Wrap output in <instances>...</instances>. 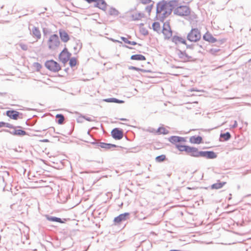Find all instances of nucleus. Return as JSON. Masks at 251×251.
Segmentation results:
<instances>
[{
    "mask_svg": "<svg viewBox=\"0 0 251 251\" xmlns=\"http://www.w3.org/2000/svg\"><path fill=\"white\" fill-rule=\"evenodd\" d=\"M169 7L168 6L167 2L164 0L159 1L156 4V16L160 22H163L164 19L170 14H166Z\"/></svg>",
    "mask_w": 251,
    "mask_h": 251,
    "instance_id": "obj_1",
    "label": "nucleus"
},
{
    "mask_svg": "<svg viewBox=\"0 0 251 251\" xmlns=\"http://www.w3.org/2000/svg\"><path fill=\"white\" fill-rule=\"evenodd\" d=\"M216 153L213 151H199L197 148H195L193 157H204L206 159H214L217 157Z\"/></svg>",
    "mask_w": 251,
    "mask_h": 251,
    "instance_id": "obj_2",
    "label": "nucleus"
},
{
    "mask_svg": "<svg viewBox=\"0 0 251 251\" xmlns=\"http://www.w3.org/2000/svg\"><path fill=\"white\" fill-rule=\"evenodd\" d=\"M201 38V33L197 28H192L188 33L187 39L190 42H196Z\"/></svg>",
    "mask_w": 251,
    "mask_h": 251,
    "instance_id": "obj_3",
    "label": "nucleus"
},
{
    "mask_svg": "<svg viewBox=\"0 0 251 251\" xmlns=\"http://www.w3.org/2000/svg\"><path fill=\"white\" fill-rule=\"evenodd\" d=\"M60 42L57 34L51 35L48 41L49 49L50 50H55L60 45Z\"/></svg>",
    "mask_w": 251,
    "mask_h": 251,
    "instance_id": "obj_4",
    "label": "nucleus"
},
{
    "mask_svg": "<svg viewBox=\"0 0 251 251\" xmlns=\"http://www.w3.org/2000/svg\"><path fill=\"white\" fill-rule=\"evenodd\" d=\"M190 9L187 6L179 5L174 9V13L180 16H187L190 14Z\"/></svg>",
    "mask_w": 251,
    "mask_h": 251,
    "instance_id": "obj_5",
    "label": "nucleus"
},
{
    "mask_svg": "<svg viewBox=\"0 0 251 251\" xmlns=\"http://www.w3.org/2000/svg\"><path fill=\"white\" fill-rule=\"evenodd\" d=\"M45 66L52 72H57L61 70L60 65L53 60H47L45 63Z\"/></svg>",
    "mask_w": 251,
    "mask_h": 251,
    "instance_id": "obj_6",
    "label": "nucleus"
},
{
    "mask_svg": "<svg viewBox=\"0 0 251 251\" xmlns=\"http://www.w3.org/2000/svg\"><path fill=\"white\" fill-rule=\"evenodd\" d=\"M176 148L180 151H185L188 155L193 157L195 147L186 145H181L179 143L176 145Z\"/></svg>",
    "mask_w": 251,
    "mask_h": 251,
    "instance_id": "obj_7",
    "label": "nucleus"
},
{
    "mask_svg": "<svg viewBox=\"0 0 251 251\" xmlns=\"http://www.w3.org/2000/svg\"><path fill=\"white\" fill-rule=\"evenodd\" d=\"M203 39L211 43H214L215 42H218L219 44H222L224 43L225 42L224 39L218 40L216 38H214L211 33H210L208 31L206 32L203 35Z\"/></svg>",
    "mask_w": 251,
    "mask_h": 251,
    "instance_id": "obj_8",
    "label": "nucleus"
},
{
    "mask_svg": "<svg viewBox=\"0 0 251 251\" xmlns=\"http://www.w3.org/2000/svg\"><path fill=\"white\" fill-rule=\"evenodd\" d=\"M71 56V53H70L67 48H64V49L61 52L59 55V58L60 60L65 64L67 63L70 59V57Z\"/></svg>",
    "mask_w": 251,
    "mask_h": 251,
    "instance_id": "obj_9",
    "label": "nucleus"
},
{
    "mask_svg": "<svg viewBox=\"0 0 251 251\" xmlns=\"http://www.w3.org/2000/svg\"><path fill=\"white\" fill-rule=\"evenodd\" d=\"M162 33L166 39H169L172 36V31L169 22H166L164 23Z\"/></svg>",
    "mask_w": 251,
    "mask_h": 251,
    "instance_id": "obj_10",
    "label": "nucleus"
},
{
    "mask_svg": "<svg viewBox=\"0 0 251 251\" xmlns=\"http://www.w3.org/2000/svg\"><path fill=\"white\" fill-rule=\"evenodd\" d=\"M168 141L175 145L181 142H186V138L177 136H172L168 138Z\"/></svg>",
    "mask_w": 251,
    "mask_h": 251,
    "instance_id": "obj_11",
    "label": "nucleus"
},
{
    "mask_svg": "<svg viewBox=\"0 0 251 251\" xmlns=\"http://www.w3.org/2000/svg\"><path fill=\"white\" fill-rule=\"evenodd\" d=\"M129 213L128 212L121 214L114 218V222L115 224H119L120 223L124 222L129 219Z\"/></svg>",
    "mask_w": 251,
    "mask_h": 251,
    "instance_id": "obj_12",
    "label": "nucleus"
},
{
    "mask_svg": "<svg viewBox=\"0 0 251 251\" xmlns=\"http://www.w3.org/2000/svg\"><path fill=\"white\" fill-rule=\"evenodd\" d=\"M177 55L179 58L185 62L193 60V57L187 54L185 51H181L178 50Z\"/></svg>",
    "mask_w": 251,
    "mask_h": 251,
    "instance_id": "obj_13",
    "label": "nucleus"
},
{
    "mask_svg": "<svg viewBox=\"0 0 251 251\" xmlns=\"http://www.w3.org/2000/svg\"><path fill=\"white\" fill-rule=\"evenodd\" d=\"M111 135L114 139L120 140L123 137V132L118 128H115L112 130Z\"/></svg>",
    "mask_w": 251,
    "mask_h": 251,
    "instance_id": "obj_14",
    "label": "nucleus"
},
{
    "mask_svg": "<svg viewBox=\"0 0 251 251\" xmlns=\"http://www.w3.org/2000/svg\"><path fill=\"white\" fill-rule=\"evenodd\" d=\"M168 6L169 7V9L168 10V12H166L165 14H171L172 12V11L176 7H177L179 6L178 5V1L177 0H170L169 2H167Z\"/></svg>",
    "mask_w": 251,
    "mask_h": 251,
    "instance_id": "obj_15",
    "label": "nucleus"
},
{
    "mask_svg": "<svg viewBox=\"0 0 251 251\" xmlns=\"http://www.w3.org/2000/svg\"><path fill=\"white\" fill-rule=\"evenodd\" d=\"M28 28L30 30V34L34 38H36L37 40L41 38V34L38 27L33 26L31 29H30V26H29Z\"/></svg>",
    "mask_w": 251,
    "mask_h": 251,
    "instance_id": "obj_16",
    "label": "nucleus"
},
{
    "mask_svg": "<svg viewBox=\"0 0 251 251\" xmlns=\"http://www.w3.org/2000/svg\"><path fill=\"white\" fill-rule=\"evenodd\" d=\"M95 2V7H98L103 11L106 10L107 4L104 0H96Z\"/></svg>",
    "mask_w": 251,
    "mask_h": 251,
    "instance_id": "obj_17",
    "label": "nucleus"
},
{
    "mask_svg": "<svg viewBox=\"0 0 251 251\" xmlns=\"http://www.w3.org/2000/svg\"><path fill=\"white\" fill-rule=\"evenodd\" d=\"M59 35L62 42L66 43L70 40L68 34L65 30L60 29L59 31Z\"/></svg>",
    "mask_w": 251,
    "mask_h": 251,
    "instance_id": "obj_18",
    "label": "nucleus"
},
{
    "mask_svg": "<svg viewBox=\"0 0 251 251\" xmlns=\"http://www.w3.org/2000/svg\"><path fill=\"white\" fill-rule=\"evenodd\" d=\"M20 115V112L15 110H8L6 111V115L13 120H17Z\"/></svg>",
    "mask_w": 251,
    "mask_h": 251,
    "instance_id": "obj_19",
    "label": "nucleus"
},
{
    "mask_svg": "<svg viewBox=\"0 0 251 251\" xmlns=\"http://www.w3.org/2000/svg\"><path fill=\"white\" fill-rule=\"evenodd\" d=\"M172 41L176 45L178 43H182L184 45H186V41L184 38L176 35H175L172 37Z\"/></svg>",
    "mask_w": 251,
    "mask_h": 251,
    "instance_id": "obj_20",
    "label": "nucleus"
},
{
    "mask_svg": "<svg viewBox=\"0 0 251 251\" xmlns=\"http://www.w3.org/2000/svg\"><path fill=\"white\" fill-rule=\"evenodd\" d=\"M99 147L104 149L105 150H108L112 148H116L117 146L115 144L100 142V143H99Z\"/></svg>",
    "mask_w": 251,
    "mask_h": 251,
    "instance_id": "obj_21",
    "label": "nucleus"
},
{
    "mask_svg": "<svg viewBox=\"0 0 251 251\" xmlns=\"http://www.w3.org/2000/svg\"><path fill=\"white\" fill-rule=\"evenodd\" d=\"M202 138L201 137L198 136H193L190 138L189 141L192 144H200L201 143Z\"/></svg>",
    "mask_w": 251,
    "mask_h": 251,
    "instance_id": "obj_22",
    "label": "nucleus"
},
{
    "mask_svg": "<svg viewBox=\"0 0 251 251\" xmlns=\"http://www.w3.org/2000/svg\"><path fill=\"white\" fill-rule=\"evenodd\" d=\"M45 216L46 218L47 219V220H48L49 221L55 222H58L59 223H64V222L60 218L51 216L49 215H46Z\"/></svg>",
    "mask_w": 251,
    "mask_h": 251,
    "instance_id": "obj_23",
    "label": "nucleus"
},
{
    "mask_svg": "<svg viewBox=\"0 0 251 251\" xmlns=\"http://www.w3.org/2000/svg\"><path fill=\"white\" fill-rule=\"evenodd\" d=\"M226 183V182H221L220 180H218L217 183L212 184L211 186V188L212 189H219L222 188Z\"/></svg>",
    "mask_w": 251,
    "mask_h": 251,
    "instance_id": "obj_24",
    "label": "nucleus"
},
{
    "mask_svg": "<svg viewBox=\"0 0 251 251\" xmlns=\"http://www.w3.org/2000/svg\"><path fill=\"white\" fill-rule=\"evenodd\" d=\"M130 59L135 60H146V58L145 56L142 54H134L131 55Z\"/></svg>",
    "mask_w": 251,
    "mask_h": 251,
    "instance_id": "obj_25",
    "label": "nucleus"
},
{
    "mask_svg": "<svg viewBox=\"0 0 251 251\" xmlns=\"http://www.w3.org/2000/svg\"><path fill=\"white\" fill-rule=\"evenodd\" d=\"M104 101L108 102H115L117 103H122L124 102V101L122 100H120L116 98H108L104 100Z\"/></svg>",
    "mask_w": 251,
    "mask_h": 251,
    "instance_id": "obj_26",
    "label": "nucleus"
},
{
    "mask_svg": "<svg viewBox=\"0 0 251 251\" xmlns=\"http://www.w3.org/2000/svg\"><path fill=\"white\" fill-rule=\"evenodd\" d=\"M108 14L111 16H117L119 12L116 8L112 7L109 9Z\"/></svg>",
    "mask_w": 251,
    "mask_h": 251,
    "instance_id": "obj_27",
    "label": "nucleus"
},
{
    "mask_svg": "<svg viewBox=\"0 0 251 251\" xmlns=\"http://www.w3.org/2000/svg\"><path fill=\"white\" fill-rule=\"evenodd\" d=\"M56 118L58 119L57 123L59 125L63 124L65 120L64 116L61 114H58L56 115Z\"/></svg>",
    "mask_w": 251,
    "mask_h": 251,
    "instance_id": "obj_28",
    "label": "nucleus"
},
{
    "mask_svg": "<svg viewBox=\"0 0 251 251\" xmlns=\"http://www.w3.org/2000/svg\"><path fill=\"white\" fill-rule=\"evenodd\" d=\"M6 127L9 128H14L15 126L8 123H5L4 122H0V127Z\"/></svg>",
    "mask_w": 251,
    "mask_h": 251,
    "instance_id": "obj_29",
    "label": "nucleus"
},
{
    "mask_svg": "<svg viewBox=\"0 0 251 251\" xmlns=\"http://www.w3.org/2000/svg\"><path fill=\"white\" fill-rule=\"evenodd\" d=\"M220 137L224 138L225 141H228L231 138V135L229 132L221 133Z\"/></svg>",
    "mask_w": 251,
    "mask_h": 251,
    "instance_id": "obj_30",
    "label": "nucleus"
},
{
    "mask_svg": "<svg viewBox=\"0 0 251 251\" xmlns=\"http://www.w3.org/2000/svg\"><path fill=\"white\" fill-rule=\"evenodd\" d=\"M153 30L158 32L160 30V25L158 22H154L152 25Z\"/></svg>",
    "mask_w": 251,
    "mask_h": 251,
    "instance_id": "obj_31",
    "label": "nucleus"
},
{
    "mask_svg": "<svg viewBox=\"0 0 251 251\" xmlns=\"http://www.w3.org/2000/svg\"><path fill=\"white\" fill-rule=\"evenodd\" d=\"M16 128H22V127L20 126H15V128H13V130H12V131L9 130L8 129H2V131L6 132H8V133H10V134H11L12 135L16 136Z\"/></svg>",
    "mask_w": 251,
    "mask_h": 251,
    "instance_id": "obj_32",
    "label": "nucleus"
},
{
    "mask_svg": "<svg viewBox=\"0 0 251 251\" xmlns=\"http://www.w3.org/2000/svg\"><path fill=\"white\" fill-rule=\"evenodd\" d=\"M142 17V14L140 13H135L132 15V20L134 21L139 20Z\"/></svg>",
    "mask_w": 251,
    "mask_h": 251,
    "instance_id": "obj_33",
    "label": "nucleus"
},
{
    "mask_svg": "<svg viewBox=\"0 0 251 251\" xmlns=\"http://www.w3.org/2000/svg\"><path fill=\"white\" fill-rule=\"evenodd\" d=\"M16 136H22L27 134V133L22 129H16Z\"/></svg>",
    "mask_w": 251,
    "mask_h": 251,
    "instance_id": "obj_34",
    "label": "nucleus"
},
{
    "mask_svg": "<svg viewBox=\"0 0 251 251\" xmlns=\"http://www.w3.org/2000/svg\"><path fill=\"white\" fill-rule=\"evenodd\" d=\"M166 159V156L165 155L162 154L159 156H157L155 160L157 162H160L162 161H163Z\"/></svg>",
    "mask_w": 251,
    "mask_h": 251,
    "instance_id": "obj_35",
    "label": "nucleus"
},
{
    "mask_svg": "<svg viewBox=\"0 0 251 251\" xmlns=\"http://www.w3.org/2000/svg\"><path fill=\"white\" fill-rule=\"evenodd\" d=\"M128 68L129 70H136L137 71H141L143 73L146 72V70L143 69H140V68H137V67H136L134 66H128Z\"/></svg>",
    "mask_w": 251,
    "mask_h": 251,
    "instance_id": "obj_36",
    "label": "nucleus"
},
{
    "mask_svg": "<svg viewBox=\"0 0 251 251\" xmlns=\"http://www.w3.org/2000/svg\"><path fill=\"white\" fill-rule=\"evenodd\" d=\"M69 64L71 67H73L76 65V61L75 58L73 57L69 59Z\"/></svg>",
    "mask_w": 251,
    "mask_h": 251,
    "instance_id": "obj_37",
    "label": "nucleus"
},
{
    "mask_svg": "<svg viewBox=\"0 0 251 251\" xmlns=\"http://www.w3.org/2000/svg\"><path fill=\"white\" fill-rule=\"evenodd\" d=\"M19 46L23 50H27L28 49V46L24 43H20Z\"/></svg>",
    "mask_w": 251,
    "mask_h": 251,
    "instance_id": "obj_38",
    "label": "nucleus"
},
{
    "mask_svg": "<svg viewBox=\"0 0 251 251\" xmlns=\"http://www.w3.org/2000/svg\"><path fill=\"white\" fill-rule=\"evenodd\" d=\"M153 6V3L151 4L150 5H148L147 6H146V7L145 8L146 11L149 13V15H150V13L151 12V11L152 9Z\"/></svg>",
    "mask_w": 251,
    "mask_h": 251,
    "instance_id": "obj_39",
    "label": "nucleus"
},
{
    "mask_svg": "<svg viewBox=\"0 0 251 251\" xmlns=\"http://www.w3.org/2000/svg\"><path fill=\"white\" fill-rule=\"evenodd\" d=\"M219 51H220L219 49L212 48L210 50L209 52L212 54H216Z\"/></svg>",
    "mask_w": 251,
    "mask_h": 251,
    "instance_id": "obj_40",
    "label": "nucleus"
},
{
    "mask_svg": "<svg viewBox=\"0 0 251 251\" xmlns=\"http://www.w3.org/2000/svg\"><path fill=\"white\" fill-rule=\"evenodd\" d=\"M169 132V130H167L164 127H161V134L166 135L168 134Z\"/></svg>",
    "mask_w": 251,
    "mask_h": 251,
    "instance_id": "obj_41",
    "label": "nucleus"
},
{
    "mask_svg": "<svg viewBox=\"0 0 251 251\" xmlns=\"http://www.w3.org/2000/svg\"><path fill=\"white\" fill-rule=\"evenodd\" d=\"M147 131L149 132H150V133H154L155 134V132H156V129L153 128H152V127H149L147 129Z\"/></svg>",
    "mask_w": 251,
    "mask_h": 251,
    "instance_id": "obj_42",
    "label": "nucleus"
},
{
    "mask_svg": "<svg viewBox=\"0 0 251 251\" xmlns=\"http://www.w3.org/2000/svg\"><path fill=\"white\" fill-rule=\"evenodd\" d=\"M121 39L125 43L129 44L130 41L128 40L127 38L124 37H121Z\"/></svg>",
    "mask_w": 251,
    "mask_h": 251,
    "instance_id": "obj_43",
    "label": "nucleus"
},
{
    "mask_svg": "<svg viewBox=\"0 0 251 251\" xmlns=\"http://www.w3.org/2000/svg\"><path fill=\"white\" fill-rule=\"evenodd\" d=\"M142 3L144 4H149L152 1L151 0H140Z\"/></svg>",
    "mask_w": 251,
    "mask_h": 251,
    "instance_id": "obj_44",
    "label": "nucleus"
},
{
    "mask_svg": "<svg viewBox=\"0 0 251 251\" xmlns=\"http://www.w3.org/2000/svg\"><path fill=\"white\" fill-rule=\"evenodd\" d=\"M43 34L45 35H47V34L49 33L50 31L48 28H43Z\"/></svg>",
    "mask_w": 251,
    "mask_h": 251,
    "instance_id": "obj_45",
    "label": "nucleus"
},
{
    "mask_svg": "<svg viewBox=\"0 0 251 251\" xmlns=\"http://www.w3.org/2000/svg\"><path fill=\"white\" fill-rule=\"evenodd\" d=\"M34 67H35L37 70H40L41 68V65L39 63H35L34 65Z\"/></svg>",
    "mask_w": 251,
    "mask_h": 251,
    "instance_id": "obj_46",
    "label": "nucleus"
},
{
    "mask_svg": "<svg viewBox=\"0 0 251 251\" xmlns=\"http://www.w3.org/2000/svg\"><path fill=\"white\" fill-rule=\"evenodd\" d=\"M82 118H83L84 119H85L86 120L89 121V122H92V121H94V120H92L90 117H88L83 116H82Z\"/></svg>",
    "mask_w": 251,
    "mask_h": 251,
    "instance_id": "obj_47",
    "label": "nucleus"
},
{
    "mask_svg": "<svg viewBox=\"0 0 251 251\" xmlns=\"http://www.w3.org/2000/svg\"><path fill=\"white\" fill-rule=\"evenodd\" d=\"M161 127H159L157 130H156L155 134L160 135L161 134Z\"/></svg>",
    "mask_w": 251,
    "mask_h": 251,
    "instance_id": "obj_48",
    "label": "nucleus"
},
{
    "mask_svg": "<svg viewBox=\"0 0 251 251\" xmlns=\"http://www.w3.org/2000/svg\"><path fill=\"white\" fill-rule=\"evenodd\" d=\"M142 34L144 35H147L148 34V31L145 29H143L142 31Z\"/></svg>",
    "mask_w": 251,
    "mask_h": 251,
    "instance_id": "obj_49",
    "label": "nucleus"
},
{
    "mask_svg": "<svg viewBox=\"0 0 251 251\" xmlns=\"http://www.w3.org/2000/svg\"><path fill=\"white\" fill-rule=\"evenodd\" d=\"M129 45H138L139 46H141V44H138L135 41H130V43H129Z\"/></svg>",
    "mask_w": 251,
    "mask_h": 251,
    "instance_id": "obj_50",
    "label": "nucleus"
},
{
    "mask_svg": "<svg viewBox=\"0 0 251 251\" xmlns=\"http://www.w3.org/2000/svg\"><path fill=\"white\" fill-rule=\"evenodd\" d=\"M186 46V48L187 49H193L194 48V46L193 45H187L186 44V45H185Z\"/></svg>",
    "mask_w": 251,
    "mask_h": 251,
    "instance_id": "obj_51",
    "label": "nucleus"
},
{
    "mask_svg": "<svg viewBox=\"0 0 251 251\" xmlns=\"http://www.w3.org/2000/svg\"><path fill=\"white\" fill-rule=\"evenodd\" d=\"M237 126V122L236 121H234V124L232 126V128H235Z\"/></svg>",
    "mask_w": 251,
    "mask_h": 251,
    "instance_id": "obj_52",
    "label": "nucleus"
},
{
    "mask_svg": "<svg viewBox=\"0 0 251 251\" xmlns=\"http://www.w3.org/2000/svg\"><path fill=\"white\" fill-rule=\"evenodd\" d=\"M99 143H100V142H93L91 143L92 144H93L94 145H95L96 147H99Z\"/></svg>",
    "mask_w": 251,
    "mask_h": 251,
    "instance_id": "obj_53",
    "label": "nucleus"
},
{
    "mask_svg": "<svg viewBox=\"0 0 251 251\" xmlns=\"http://www.w3.org/2000/svg\"><path fill=\"white\" fill-rule=\"evenodd\" d=\"M113 42H115V43H122V42L119 41V40H115V39H111Z\"/></svg>",
    "mask_w": 251,
    "mask_h": 251,
    "instance_id": "obj_54",
    "label": "nucleus"
},
{
    "mask_svg": "<svg viewBox=\"0 0 251 251\" xmlns=\"http://www.w3.org/2000/svg\"><path fill=\"white\" fill-rule=\"evenodd\" d=\"M123 47H125V48H128L129 49H130V50H132L133 49V48L132 47H129L128 46H126V45H124Z\"/></svg>",
    "mask_w": 251,
    "mask_h": 251,
    "instance_id": "obj_55",
    "label": "nucleus"
},
{
    "mask_svg": "<svg viewBox=\"0 0 251 251\" xmlns=\"http://www.w3.org/2000/svg\"><path fill=\"white\" fill-rule=\"evenodd\" d=\"M120 120L123 121H127V120L126 119H125V118H121V119H120Z\"/></svg>",
    "mask_w": 251,
    "mask_h": 251,
    "instance_id": "obj_56",
    "label": "nucleus"
},
{
    "mask_svg": "<svg viewBox=\"0 0 251 251\" xmlns=\"http://www.w3.org/2000/svg\"><path fill=\"white\" fill-rule=\"evenodd\" d=\"M74 49L75 50H76L77 49V47H76H76H75L74 48Z\"/></svg>",
    "mask_w": 251,
    "mask_h": 251,
    "instance_id": "obj_57",
    "label": "nucleus"
},
{
    "mask_svg": "<svg viewBox=\"0 0 251 251\" xmlns=\"http://www.w3.org/2000/svg\"><path fill=\"white\" fill-rule=\"evenodd\" d=\"M128 38H131V36H128Z\"/></svg>",
    "mask_w": 251,
    "mask_h": 251,
    "instance_id": "obj_58",
    "label": "nucleus"
}]
</instances>
